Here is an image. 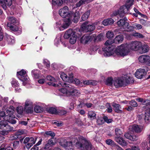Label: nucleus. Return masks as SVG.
<instances>
[{
	"instance_id": "393cba45",
	"label": "nucleus",
	"mask_w": 150,
	"mask_h": 150,
	"mask_svg": "<svg viewBox=\"0 0 150 150\" xmlns=\"http://www.w3.org/2000/svg\"><path fill=\"white\" fill-rule=\"evenodd\" d=\"M7 19L11 24H18L19 23L18 20L13 16H8Z\"/></svg>"
},
{
	"instance_id": "864d4df0",
	"label": "nucleus",
	"mask_w": 150,
	"mask_h": 150,
	"mask_svg": "<svg viewBox=\"0 0 150 150\" xmlns=\"http://www.w3.org/2000/svg\"><path fill=\"white\" fill-rule=\"evenodd\" d=\"M16 111L18 114L21 115L23 111V107L21 106L18 107L16 108Z\"/></svg>"
},
{
	"instance_id": "6ab92c4d",
	"label": "nucleus",
	"mask_w": 150,
	"mask_h": 150,
	"mask_svg": "<svg viewBox=\"0 0 150 150\" xmlns=\"http://www.w3.org/2000/svg\"><path fill=\"white\" fill-rule=\"evenodd\" d=\"M71 75L70 77H68L67 75L64 73L61 72L60 74V77L64 81L68 82L72 81L73 80V76Z\"/></svg>"
},
{
	"instance_id": "aec40b11",
	"label": "nucleus",
	"mask_w": 150,
	"mask_h": 150,
	"mask_svg": "<svg viewBox=\"0 0 150 150\" xmlns=\"http://www.w3.org/2000/svg\"><path fill=\"white\" fill-rule=\"evenodd\" d=\"M115 140L119 144L122 146H126L127 144V143L123 138L120 137H115Z\"/></svg>"
},
{
	"instance_id": "c9c22d12",
	"label": "nucleus",
	"mask_w": 150,
	"mask_h": 150,
	"mask_svg": "<svg viewBox=\"0 0 150 150\" xmlns=\"http://www.w3.org/2000/svg\"><path fill=\"white\" fill-rule=\"evenodd\" d=\"M77 37L75 34L73 33L70 37L69 42L72 44H74L76 42Z\"/></svg>"
},
{
	"instance_id": "c85d7f7f",
	"label": "nucleus",
	"mask_w": 150,
	"mask_h": 150,
	"mask_svg": "<svg viewBox=\"0 0 150 150\" xmlns=\"http://www.w3.org/2000/svg\"><path fill=\"white\" fill-rule=\"evenodd\" d=\"M134 30L133 25L131 26L129 25V23L128 22L126 23V25L124 26L122 31L128 32L133 30Z\"/></svg>"
},
{
	"instance_id": "bf43d9fd",
	"label": "nucleus",
	"mask_w": 150,
	"mask_h": 150,
	"mask_svg": "<svg viewBox=\"0 0 150 150\" xmlns=\"http://www.w3.org/2000/svg\"><path fill=\"white\" fill-rule=\"evenodd\" d=\"M7 41L9 44H12L14 42V40L9 36H8L7 38Z\"/></svg>"
},
{
	"instance_id": "a18cd8bd",
	"label": "nucleus",
	"mask_w": 150,
	"mask_h": 150,
	"mask_svg": "<svg viewBox=\"0 0 150 150\" xmlns=\"http://www.w3.org/2000/svg\"><path fill=\"white\" fill-rule=\"evenodd\" d=\"M132 35L133 36L136 37L137 38H143L144 37V36L143 35H142L141 34L138 32L132 33Z\"/></svg>"
},
{
	"instance_id": "c03bdc74",
	"label": "nucleus",
	"mask_w": 150,
	"mask_h": 150,
	"mask_svg": "<svg viewBox=\"0 0 150 150\" xmlns=\"http://www.w3.org/2000/svg\"><path fill=\"white\" fill-rule=\"evenodd\" d=\"M74 16L73 19L72 20L73 22L75 23H77L79 19L80 18V16L77 12L73 16Z\"/></svg>"
},
{
	"instance_id": "79ce46f5",
	"label": "nucleus",
	"mask_w": 150,
	"mask_h": 150,
	"mask_svg": "<svg viewBox=\"0 0 150 150\" xmlns=\"http://www.w3.org/2000/svg\"><path fill=\"white\" fill-rule=\"evenodd\" d=\"M90 14V11H87L82 16L81 18L83 21H85L88 18Z\"/></svg>"
},
{
	"instance_id": "7c9ffc66",
	"label": "nucleus",
	"mask_w": 150,
	"mask_h": 150,
	"mask_svg": "<svg viewBox=\"0 0 150 150\" xmlns=\"http://www.w3.org/2000/svg\"><path fill=\"white\" fill-rule=\"evenodd\" d=\"M114 22V21L112 18H109L103 20L102 22V23L104 25L106 26L113 24Z\"/></svg>"
},
{
	"instance_id": "f8f14e48",
	"label": "nucleus",
	"mask_w": 150,
	"mask_h": 150,
	"mask_svg": "<svg viewBox=\"0 0 150 150\" xmlns=\"http://www.w3.org/2000/svg\"><path fill=\"white\" fill-rule=\"evenodd\" d=\"M33 103L29 100L25 102V110L28 113H32L33 112Z\"/></svg>"
},
{
	"instance_id": "0eeeda50",
	"label": "nucleus",
	"mask_w": 150,
	"mask_h": 150,
	"mask_svg": "<svg viewBox=\"0 0 150 150\" xmlns=\"http://www.w3.org/2000/svg\"><path fill=\"white\" fill-rule=\"evenodd\" d=\"M134 0H127L126 4L120 7V10H122V11L121 12L120 14L121 16H124L126 13L129 12V9L134 4Z\"/></svg>"
},
{
	"instance_id": "f03ea898",
	"label": "nucleus",
	"mask_w": 150,
	"mask_h": 150,
	"mask_svg": "<svg viewBox=\"0 0 150 150\" xmlns=\"http://www.w3.org/2000/svg\"><path fill=\"white\" fill-rule=\"evenodd\" d=\"M74 139L77 141L76 143V146L77 148L83 150H91V149L92 145L91 143L86 141L83 137L79 136L78 138L75 137L72 141H73Z\"/></svg>"
},
{
	"instance_id": "1a4fd4ad",
	"label": "nucleus",
	"mask_w": 150,
	"mask_h": 150,
	"mask_svg": "<svg viewBox=\"0 0 150 150\" xmlns=\"http://www.w3.org/2000/svg\"><path fill=\"white\" fill-rule=\"evenodd\" d=\"M138 60L140 63L150 65V57L149 55H142L139 57Z\"/></svg>"
},
{
	"instance_id": "3c124183",
	"label": "nucleus",
	"mask_w": 150,
	"mask_h": 150,
	"mask_svg": "<svg viewBox=\"0 0 150 150\" xmlns=\"http://www.w3.org/2000/svg\"><path fill=\"white\" fill-rule=\"evenodd\" d=\"M59 90L62 93L68 96L69 90L67 89V88L66 87L65 88H62L60 89Z\"/></svg>"
},
{
	"instance_id": "ea45409f",
	"label": "nucleus",
	"mask_w": 150,
	"mask_h": 150,
	"mask_svg": "<svg viewBox=\"0 0 150 150\" xmlns=\"http://www.w3.org/2000/svg\"><path fill=\"white\" fill-rule=\"evenodd\" d=\"M32 75L35 78H38L39 77V72L37 70H33L32 71Z\"/></svg>"
},
{
	"instance_id": "4d7b16f0",
	"label": "nucleus",
	"mask_w": 150,
	"mask_h": 150,
	"mask_svg": "<svg viewBox=\"0 0 150 150\" xmlns=\"http://www.w3.org/2000/svg\"><path fill=\"white\" fill-rule=\"evenodd\" d=\"M106 36L108 38H112L114 36V34L112 32L108 31L106 33Z\"/></svg>"
},
{
	"instance_id": "20e7f679",
	"label": "nucleus",
	"mask_w": 150,
	"mask_h": 150,
	"mask_svg": "<svg viewBox=\"0 0 150 150\" xmlns=\"http://www.w3.org/2000/svg\"><path fill=\"white\" fill-rule=\"evenodd\" d=\"M13 113L14 111L13 110H7L6 111V113L4 111H1L0 112V116L4 117V119L8 122L12 124H15L16 123V121L13 119L12 116Z\"/></svg>"
},
{
	"instance_id": "7ed1b4c3",
	"label": "nucleus",
	"mask_w": 150,
	"mask_h": 150,
	"mask_svg": "<svg viewBox=\"0 0 150 150\" xmlns=\"http://www.w3.org/2000/svg\"><path fill=\"white\" fill-rule=\"evenodd\" d=\"M115 43L114 40H108L105 43V45L107 47L104 48V54L105 56L108 57L112 55L113 53V50L115 48V46L112 45Z\"/></svg>"
},
{
	"instance_id": "09e8293b",
	"label": "nucleus",
	"mask_w": 150,
	"mask_h": 150,
	"mask_svg": "<svg viewBox=\"0 0 150 150\" xmlns=\"http://www.w3.org/2000/svg\"><path fill=\"white\" fill-rule=\"evenodd\" d=\"M35 111L36 113H40L43 110V108L39 106H36L34 108Z\"/></svg>"
},
{
	"instance_id": "423d86ee",
	"label": "nucleus",
	"mask_w": 150,
	"mask_h": 150,
	"mask_svg": "<svg viewBox=\"0 0 150 150\" xmlns=\"http://www.w3.org/2000/svg\"><path fill=\"white\" fill-rule=\"evenodd\" d=\"M148 108L145 111L144 118L143 114L137 116V120L140 122H142L144 120L147 123L150 121V103L148 105Z\"/></svg>"
},
{
	"instance_id": "f257e3e1",
	"label": "nucleus",
	"mask_w": 150,
	"mask_h": 150,
	"mask_svg": "<svg viewBox=\"0 0 150 150\" xmlns=\"http://www.w3.org/2000/svg\"><path fill=\"white\" fill-rule=\"evenodd\" d=\"M141 46V43L140 42H132L128 44H122L118 46L115 52L117 55L124 57L128 55L130 50L134 51L139 50Z\"/></svg>"
},
{
	"instance_id": "6e6552de",
	"label": "nucleus",
	"mask_w": 150,
	"mask_h": 150,
	"mask_svg": "<svg viewBox=\"0 0 150 150\" xmlns=\"http://www.w3.org/2000/svg\"><path fill=\"white\" fill-rule=\"evenodd\" d=\"M69 9L67 6H65L63 8L60 9L59 11V15L63 18H72L73 13H69Z\"/></svg>"
},
{
	"instance_id": "5fc2aeb1",
	"label": "nucleus",
	"mask_w": 150,
	"mask_h": 150,
	"mask_svg": "<svg viewBox=\"0 0 150 150\" xmlns=\"http://www.w3.org/2000/svg\"><path fill=\"white\" fill-rule=\"evenodd\" d=\"M134 29L139 30L142 28V26L139 24L136 23H134L133 25Z\"/></svg>"
},
{
	"instance_id": "2eb2a0df",
	"label": "nucleus",
	"mask_w": 150,
	"mask_h": 150,
	"mask_svg": "<svg viewBox=\"0 0 150 150\" xmlns=\"http://www.w3.org/2000/svg\"><path fill=\"white\" fill-rule=\"evenodd\" d=\"M125 79L124 77H122L117 79L114 82V86L116 87L125 86Z\"/></svg>"
},
{
	"instance_id": "e433bc0d",
	"label": "nucleus",
	"mask_w": 150,
	"mask_h": 150,
	"mask_svg": "<svg viewBox=\"0 0 150 150\" xmlns=\"http://www.w3.org/2000/svg\"><path fill=\"white\" fill-rule=\"evenodd\" d=\"M92 40H93L94 42L100 41L103 38L102 35L101 34H99L97 36H96L95 35H92Z\"/></svg>"
},
{
	"instance_id": "4c0bfd02",
	"label": "nucleus",
	"mask_w": 150,
	"mask_h": 150,
	"mask_svg": "<svg viewBox=\"0 0 150 150\" xmlns=\"http://www.w3.org/2000/svg\"><path fill=\"white\" fill-rule=\"evenodd\" d=\"M96 114L93 111H89L88 113V117L91 120H93L96 118Z\"/></svg>"
},
{
	"instance_id": "9b49d317",
	"label": "nucleus",
	"mask_w": 150,
	"mask_h": 150,
	"mask_svg": "<svg viewBox=\"0 0 150 150\" xmlns=\"http://www.w3.org/2000/svg\"><path fill=\"white\" fill-rule=\"evenodd\" d=\"M36 139H34L33 137H26L24 140L23 143L24 144L27 143L26 147L28 149H29L35 142Z\"/></svg>"
},
{
	"instance_id": "680f3d73",
	"label": "nucleus",
	"mask_w": 150,
	"mask_h": 150,
	"mask_svg": "<svg viewBox=\"0 0 150 150\" xmlns=\"http://www.w3.org/2000/svg\"><path fill=\"white\" fill-rule=\"evenodd\" d=\"M137 100L139 102H143L144 105H147L148 103H149L150 102V101L149 100H146L143 101V100L141 98H139Z\"/></svg>"
},
{
	"instance_id": "a19ab883",
	"label": "nucleus",
	"mask_w": 150,
	"mask_h": 150,
	"mask_svg": "<svg viewBox=\"0 0 150 150\" xmlns=\"http://www.w3.org/2000/svg\"><path fill=\"white\" fill-rule=\"evenodd\" d=\"M47 110L50 113L55 114L58 112L56 109L54 107H50L47 109Z\"/></svg>"
},
{
	"instance_id": "e2e57ef3",
	"label": "nucleus",
	"mask_w": 150,
	"mask_h": 150,
	"mask_svg": "<svg viewBox=\"0 0 150 150\" xmlns=\"http://www.w3.org/2000/svg\"><path fill=\"white\" fill-rule=\"evenodd\" d=\"M4 127L6 128V130H7V131H8V132H11L13 130V127L8 125L7 123V124L6 125L5 127Z\"/></svg>"
},
{
	"instance_id": "6e6d98bb",
	"label": "nucleus",
	"mask_w": 150,
	"mask_h": 150,
	"mask_svg": "<svg viewBox=\"0 0 150 150\" xmlns=\"http://www.w3.org/2000/svg\"><path fill=\"white\" fill-rule=\"evenodd\" d=\"M45 134L47 136H50L51 137H53L55 136V133L52 131H47L45 132Z\"/></svg>"
},
{
	"instance_id": "0e129e2a",
	"label": "nucleus",
	"mask_w": 150,
	"mask_h": 150,
	"mask_svg": "<svg viewBox=\"0 0 150 150\" xmlns=\"http://www.w3.org/2000/svg\"><path fill=\"white\" fill-rule=\"evenodd\" d=\"M97 122L98 125H99L103 124L104 122L103 118L102 117L98 118L97 120Z\"/></svg>"
},
{
	"instance_id": "39448f33",
	"label": "nucleus",
	"mask_w": 150,
	"mask_h": 150,
	"mask_svg": "<svg viewBox=\"0 0 150 150\" xmlns=\"http://www.w3.org/2000/svg\"><path fill=\"white\" fill-rule=\"evenodd\" d=\"M59 84L62 87L67 88L69 90L68 96L70 95L75 96H79L80 94L79 92L74 88L72 85L66 83L65 82H60Z\"/></svg>"
},
{
	"instance_id": "b1692460",
	"label": "nucleus",
	"mask_w": 150,
	"mask_h": 150,
	"mask_svg": "<svg viewBox=\"0 0 150 150\" xmlns=\"http://www.w3.org/2000/svg\"><path fill=\"white\" fill-rule=\"evenodd\" d=\"M72 18H67L64 19V23L62 26L64 29L67 28L71 23Z\"/></svg>"
},
{
	"instance_id": "8fccbe9b",
	"label": "nucleus",
	"mask_w": 150,
	"mask_h": 150,
	"mask_svg": "<svg viewBox=\"0 0 150 150\" xmlns=\"http://www.w3.org/2000/svg\"><path fill=\"white\" fill-rule=\"evenodd\" d=\"M124 77L125 79V85H126V83H129L131 82H132V81L133 80L132 78L130 76H126V77Z\"/></svg>"
},
{
	"instance_id": "a211bd4d",
	"label": "nucleus",
	"mask_w": 150,
	"mask_h": 150,
	"mask_svg": "<svg viewBox=\"0 0 150 150\" xmlns=\"http://www.w3.org/2000/svg\"><path fill=\"white\" fill-rule=\"evenodd\" d=\"M0 4L2 8L4 10L7 9L6 5L10 6L12 4L11 0H0Z\"/></svg>"
},
{
	"instance_id": "4468645a",
	"label": "nucleus",
	"mask_w": 150,
	"mask_h": 150,
	"mask_svg": "<svg viewBox=\"0 0 150 150\" xmlns=\"http://www.w3.org/2000/svg\"><path fill=\"white\" fill-rule=\"evenodd\" d=\"M26 73V71L24 70H22L21 71L17 72L18 78L22 81L28 80V78L27 76Z\"/></svg>"
},
{
	"instance_id": "052dcab7",
	"label": "nucleus",
	"mask_w": 150,
	"mask_h": 150,
	"mask_svg": "<svg viewBox=\"0 0 150 150\" xmlns=\"http://www.w3.org/2000/svg\"><path fill=\"white\" fill-rule=\"evenodd\" d=\"M112 78H108L106 80V84L108 85H111L112 84Z\"/></svg>"
},
{
	"instance_id": "bb28decb",
	"label": "nucleus",
	"mask_w": 150,
	"mask_h": 150,
	"mask_svg": "<svg viewBox=\"0 0 150 150\" xmlns=\"http://www.w3.org/2000/svg\"><path fill=\"white\" fill-rule=\"evenodd\" d=\"M7 26L10 30L13 31H17L19 29L17 26L15 24H11L10 23H7Z\"/></svg>"
},
{
	"instance_id": "72a5a7b5",
	"label": "nucleus",
	"mask_w": 150,
	"mask_h": 150,
	"mask_svg": "<svg viewBox=\"0 0 150 150\" xmlns=\"http://www.w3.org/2000/svg\"><path fill=\"white\" fill-rule=\"evenodd\" d=\"M73 33L75 34L74 32H73L71 29H69L67 30L65 32L64 37L65 38H69Z\"/></svg>"
},
{
	"instance_id": "ddd939ff",
	"label": "nucleus",
	"mask_w": 150,
	"mask_h": 150,
	"mask_svg": "<svg viewBox=\"0 0 150 150\" xmlns=\"http://www.w3.org/2000/svg\"><path fill=\"white\" fill-rule=\"evenodd\" d=\"M60 145L66 148V150H73L72 142L71 141H67L64 140L63 142L60 143Z\"/></svg>"
},
{
	"instance_id": "f3484780",
	"label": "nucleus",
	"mask_w": 150,
	"mask_h": 150,
	"mask_svg": "<svg viewBox=\"0 0 150 150\" xmlns=\"http://www.w3.org/2000/svg\"><path fill=\"white\" fill-rule=\"evenodd\" d=\"M92 35H85L82 37L80 39V42L83 44H86L92 40Z\"/></svg>"
},
{
	"instance_id": "5701e85b",
	"label": "nucleus",
	"mask_w": 150,
	"mask_h": 150,
	"mask_svg": "<svg viewBox=\"0 0 150 150\" xmlns=\"http://www.w3.org/2000/svg\"><path fill=\"white\" fill-rule=\"evenodd\" d=\"M149 50V48L148 45H142L139 48V51L140 53L141 54L145 53L147 52Z\"/></svg>"
},
{
	"instance_id": "37998d69",
	"label": "nucleus",
	"mask_w": 150,
	"mask_h": 150,
	"mask_svg": "<svg viewBox=\"0 0 150 150\" xmlns=\"http://www.w3.org/2000/svg\"><path fill=\"white\" fill-rule=\"evenodd\" d=\"M112 106L114 108L115 112H119L120 111V105L116 103H113L112 105Z\"/></svg>"
},
{
	"instance_id": "412c9836",
	"label": "nucleus",
	"mask_w": 150,
	"mask_h": 150,
	"mask_svg": "<svg viewBox=\"0 0 150 150\" xmlns=\"http://www.w3.org/2000/svg\"><path fill=\"white\" fill-rule=\"evenodd\" d=\"M56 143L53 138H52L48 140L44 147V149H48L50 147L55 145Z\"/></svg>"
},
{
	"instance_id": "603ef678",
	"label": "nucleus",
	"mask_w": 150,
	"mask_h": 150,
	"mask_svg": "<svg viewBox=\"0 0 150 150\" xmlns=\"http://www.w3.org/2000/svg\"><path fill=\"white\" fill-rule=\"evenodd\" d=\"M87 0H80L78 3H76V7H79L81 5L84 4Z\"/></svg>"
},
{
	"instance_id": "473e14b6",
	"label": "nucleus",
	"mask_w": 150,
	"mask_h": 150,
	"mask_svg": "<svg viewBox=\"0 0 150 150\" xmlns=\"http://www.w3.org/2000/svg\"><path fill=\"white\" fill-rule=\"evenodd\" d=\"M125 137L131 140L135 141L137 140V137L135 136H132L128 133H126L124 134Z\"/></svg>"
},
{
	"instance_id": "2f4dec72",
	"label": "nucleus",
	"mask_w": 150,
	"mask_h": 150,
	"mask_svg": "<svg viewBox=\"0 0 150 150\" xmlns=\"http://www.w3.org/2000/svg\"><path fill=\"white\" fill-rule=\"evenodd\" d=\"M127 20V18L125 17L123 19H120L117 22V24L119 27L123 26V28L124 26L126 25V23H127L126 21Z\"/></svg>"
},
{
	"instance_id": "4be33fe9",
	"label": "nucleus",
	"mask_w": 150,
	"mask_h": 150,
	"mask_svg": "<svg viewBox=\"0 0 150 150\" xmlns=\"http://www.w3.org/2000/svg\"><path fill=\"white\" fill-rule=\"evenodd\" d=\"M46 79L48 81H51V82L48 83V84L49 85L55 87H56L58 86V85H57L53 83V82H54L55 81V79L52 76L50 75H48L46 77Z\"/></svg>"
},
{
	"instance_id": "dca6fc26",
	"label": "nucleus",
	"mask_w": 150,
	"mask_h": 150,
	"mask_svg": "<svg viewBox=\"0 0 150 150\" xmlns=\"http://www.w3.org/2000/svg\"><path fill=\"white\" fill-rule=\"evenodd\" d=\"M146 72L145 69H138L135 73L136 77L139 79H141L146 74Z\"/></svg>"
},
{
	"instance_id": "a878e982",
	"label": "nucleus",
	"mask_w": 150,
	"mask_h": 150,
	"mask_svg": "<svg viewBox=\"0 0 150 150\" xmlns=\"http://www.w3.org/2000/svg\"><path fill=\"white\" fill-rule=\"evenodd\" d=\"M24 132L22 130H19L13 136L11 137L12 140H15L21 137V135L24 133Z\"/></svg>"
},
{
	"instance_id": "338daca9",
	"label": "nucleus",
	"mask_w": 150,
	"mask_h": 150,
	"mask_svg": "<svg viewBox=\"0 0 150 150\" xmlns=\"http://www.w3.org/2000/svg\"><path fill=\"white\" fill-rule=\"evenodd\" d=\"M103 119L104 121H105L107 123H111L112 121V120L111 119H108V117L106 116H105L103 117Z\"/></svg>"
},
{
	"instance_id": "774afa93",
	"label": "nucleus",
	"mask_w": 150,
	"mask_h": 150,
	"mask_svg": "<svg viewBox=\"0 0 150 150\" xmlns=\"http://www.w3.org/2000/svg\"><path fill=\"white\" fill-rule=\"evenodd\" d=\"M19 142L18 141H15L13 143V147L15 149L19 147Z\"/></svg>"
},
{
	"instance_id": "13d9d810",
	"label": "nucleus",
	"mask_w": 150,
	"mask_h": 150,
	"mask_svg": "<svg viewBox=\"0 0 150 150\" xmlns=\"http://www.w3.org/2000/svg\"><path fill=\"white\" fill-rule=\"evenodd\" d=\"M6 120H2L0 121V128L2 129L5 127L7 123Z\"/></svg>"
},
{
	"instance_id": "de8ad7c7",
	"label": "nucleus",
	"mask_w": 150,
	"mask_h": 150,
	"mask_svg": "<svg viewBox=\"0 0 150 150\" xmlns=\"http://www.w3.org/2000/svg\"><path fill=\"white\" fill-rule=\"evenodd\" d=\"M115 131L116 135L115 137H120L121 134H122L121 130L118 128L115 129Z\"/></svg>"
},
{
	"instance_id": "69168bd1",
	"label": "nucleus",
	"mask_w": 150,
	"mask_h": 150,
	"mask_svg": "<svg viewBox=\"0 0 150 150\" xmlns=\"http://www.w3.org/2000/svg\"><path fill=\"white\" fill-rule=\"evenodd\" d=\"M129 105L133 107H136L137 106V102L134 100H132L129 102Z\"/></svg>"
},
{
	"instance_id": "f704fd0d",
	"label": "nucleus",
	"mask_w": 150,
	"mask_h": 150,
	"mask_svg": "<svg viewBox=\"0 0 150 150\" xmlns=\"http://www.w3.org/2000/svg\"><path fill=\"white\" fill-rule=\"evenodd\" d=\"M62 0H52V4L56 6H59L63 4Z\"/></svg>"
},
{
	"instance_id": "49530a36",
	"label": "nucleus",
	"mask_w": 150,
	"mask_h": 150,
	"mask_svg": "<svg viewBox=\"0 0 150 150\" xmlns=\"http://www.w3.org/2000/svg\"><path fill=\"white\" fill-rule=\"evenodd\" d=\"M106 143L107 144L113 147L116 144L115 142L111 139H108L106 140Z\"/></svg>"
},
{
	"instance_id": "58836bf2",
	"label": "nucleus",
	"mask_w": 150,
	"mask_h": 150,
	"mask_svg": "<svg viewBox=\"0 0 150 150\" xmlns=\"http://www.w3.org/2000/svg\"><path fill=\"white\" fill-rule=\"evenodd\" d=\"M120 10V8L118 11H113L111 15V16L112 17H113L116 16V15L119 14L120 17H123L124 16H121L120 14H121L120 13H121V12L122 11V10Z\"/></svg>"
},
{
	"instance_id": "c756f323",
	"label": "nucleus",
	"mask_w": 150,
	"mask_h": 150,
	"mask_svg": "<svg viewBox=\"0 0 150 150\" xmlns=\"http://www.w3.org/2000/svg\"><path fill=\"white\" fill-rule=\"evenodd\" d=\"M114 40L115 43H121L123 40V36L122 35H117L115 37Z\"/></svg>"
},
{
	"instance_id": "cd10ccee",
	"label": "nucleus",
	"mask_w": 150,
	"mask_h": 150,
	"mask_svg": "<svg viewBox=\"0 0 150 150\" xmlns=\"http://www.w3.org/2000/svg\"><path fill=\"white\" fill-rule=\"evenodd\" d=\"M132 129L133 131L138 133L142 132V127L141 126H139L137 125H134L132 126Z\"/></svg>"
},
{
	"instance_id": "9d476101",
	"label": "nucleus",
	"mask_w": 150,
	"mask_h": 150,
	"mask_svg": "<svg viewBox=\"0 0 150 150\" xmlns=\"http://www.w3.org/2000/svg\"><path fill=\"white\" fill-rule=\"evenodd\" d=\"M87 22H86L82 25L81 28L83 31L86 32H91L95 29V26L93 25H87Z\"/></svg>"
}]
</instances>
